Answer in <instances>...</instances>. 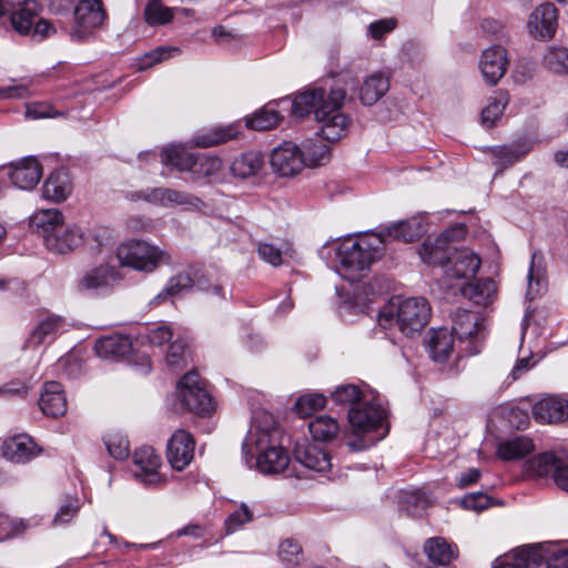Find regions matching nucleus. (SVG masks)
Here are the masks:
<instances>
[{"mask_svg": "<svg viewBox=\"0 0 568 568\" xmlns=\"http://www.w3.org/2000/svg\"><path fill=\"white\" fill-rule=\"evenodd\" d=\"M557 9L550 3L546 2L537 7L529 17L528 30L535 38L550 39L557 29Z\"/></svg>", "mask_w": 568, "mask_h": 568, "instance_id": "20", "label": "nucleus"}, {"mask_svg": "<svg viewBox=\"0 0 568 568\" xmlns=\"http://www.w3.org/2000/svg\"><path fill=\"white\" fill-rule=\"evenodd\" d=\"M430 306L424 297L392 298L378 312V324L384 328L397 326L406 336L419 333L428 323Z\"/></svg>", "mask_w": 568, "mask_h": 568, "instance_id": "5", "label": "nucleus"}, {"mask_svg": "<svg viewBox=\"0 0 568 568\" xmlns=\"http://www.w3.org/2000/svg\"><path fill=\"white\" fill-rule=\"evenodd\" d=\"M399 505L408 514L418 515L429 505V499L420 490H404L399 495Z\"/></svg>", "mask_w": 568, "mask_h": 568, "instance_id": "49", "label": "nucleus"}, {"mask_svg": "<svg viewBox=\"0 0 568 568\" xmlns=\"http://www.w3.org/2000/svg\"><path fill=\"white\" fill-rule=\"evenodd\" d=\"M116 278V271L105 264L99 265L87 272L79 281L80 292L101 294L106 292Z\"/></svg>", "mask_w": 568, "mask_h": 568, "instance_id": "23", "label": "nucleus"}, {"mask_svg": "<svg viewBox=\"0 0 568 568\" xmlns=\"http://www.w3.org/2000/svg\"><path fill=\"white\" fill-rule=\"evenodd\" d=\"M481 331V322L477 314L458 310L453 317L452 333L459 341L477 338Z\"/></svg>", "mask_w": 568, "mask_h": 568, "instance_id": "28", "label": "nucleus"}, {"mask_svg": "<svg viewBox=\"0 0 568 568\" xmlns=\"http://www.w3.org/2000/svg\"><path fill=\"white\" fill-rule=\"evenodd\" d=\"M270 163L273 171L284 178L298 174L305 166L301 146L290 141L283 142L272 151Z\"/></svg>", "mask_w": 568, "mask_h": 568, "instance_id": "11", "label": "nucleus"}, {"mask_svg": "<svg viewBox=\"0 0 568 568\" xmlns=\"http://www.w3.org/2000/svg\"><path fill=\"white\" fill-rule=\"evenodd\" d=\"M459 291L475 304L486 306L493 301L497 288L493 280H484L463 285Z\"/></svg>", "mask_w": 568, "mask_h": 568, "instance_id": "38", "label": "nucleus"}, {"mask_svg": "<svg viewBox=\"0 0 568 568\" xmlns=\"http://www.w3.org/2000/svg\"><path fill=\"white\" fill-rule=\"evenodd\" d=\"M480 267V258L470 250H455L448 263L445 265V273L448 277L468 278L473 277Z\"/></svg>", "mask_w": 568, "mask_h": 568, "instance_id": "21", "label": "nucleus"}, {"mask_svg": "<svg viewBox=\"0 0 568 568\" xmlns=\"http://www.w3.org/2000/svg\"><path fill=\"white\" fill-rule=\"evenodd\" d=\"M116 258L121 266L145 273L153 272L161 263L170 260L168 253L159 246L139 240L120 244L116 248Z\"/></svg>", "mask_w": 568, "mask_h": 568, "instance_id": "7", "label": "nucleus"}, {"mask_svg": "<svg viewBox=\"0 0 568 568\" xmlns=\"http://www.w3.org/2000/svg\"><path fill=\"white\" fill-rule=\"evenodd\" d=\"M338 429L336 419L326 415H321L308 424V430L315 440H331L337 435Z\"/></svg>", "mask_w": 568, "mask_h": 568, "instance_id": "45", "label": "nucleus"}, {"mask_svg": "<svg viewBox=\"0 0 568 568\" xmlns=\"http://www.w3.org/2000/svg\"><path fill=\"white\" fill-rule=\"evenodd\" d=\"M222 164V160L219 156L195 154L189 172L194 180L211 178L221 171Z\"/></svg>", "mask_w": 568, "mask_h": 568, "instance_id": "43", "label": "nucleus"}, {"mask_svg": "<svg viewBox=\"0 0 568 568\" xmlns=\"http://www.w3.org/2000/svg\"><path fill=\"white\" fill-rule=\"evenodd\" d=\"M246 464L253 465L263 474H278L284 471L290 457L278 439L275 427L262 428L254 425L242 446Z\"/></svg>", "mask_w": 568, "mask_h": 568, "instance_id": "2", "label": "nucleus"}, {"mask_svg": "<svg viewBox=\"0 0 568 568\" xmlns=\"http://www.w3.org/2000/svg\"><path fill=\"white\" fill-rule=\"evenodd\" d=\"M195 153L187 151L184 145L170 144L161 152V162L179 172H189Z\"/></svg>", "mask_w": 568, "mask_h": 568, "instance_id": "33", "label": "nucleus"}, {"mask_svg": "<svg viewBox=\"0 0 568 568\" xmlns=\"http://www.w3.org/2000/svg\"><path fill=\"white\" fill-rule=\"evenodd\" d=\"M540 556L536 545H529L499 556L491 568H540Z\"/></svg>", "mask_w": 568, "mask_h": 568, "instance_id": "22", "label": "nucleus"}, {"mask_svg": "<svg viewBox=\"0 0 568 568\" xmlns=\"http://www.w3.org/2000/svg\"><path fill=\"white\" fill-rule=\"evenodd\" d=\"M258 256L273 266L282 264V251L270 243H261L257 248Z\"/></svg>", "mask_w": 568, "mask_h": 568, "instance_id": "64", "label": "nucleus"}, {"mask_svg": "<svg viewBox=\"0 0 568 568\" xmlns=\"http://www.w3.org/2000/svg\"><path fill=\"white\" fill-rule=\"evenodd\" d=\"M294 458L304 467L315 471H326L332 468V458L328 452L320 444L297 443Z\"/></svg>", "mask_w": 568, "mask_h": 568, "instance_id": "18", "label": "nucleus"}, {"mask_svg": "<svg viewBox=\"0 0 568 568\" xmlns=\"http://www.w3.org/2000/svg\"><path fill=\"white\" fill-rule=\"evenodd\" d=\"M59 113L53 110V108L45 102H32L26 104V118L32 120L45 119V118H54L58 116Z\"/></svg>", "mask_w": 568, "mask_h": 568, "instance_id": "60", "label": "nucleus"}, {"mask_svg": "<svg viewBox=\"0 0 568 568\" xmlns=\"http://www.w3.org/2000/svg\"><path fill=\"white\" fill-rule=\"evenodd\" d=\"M6 168L11 183L26 191L34 189L43 174V168L36 156H26Z\"/></svg>", "mask_w": 568, "mask_h": 568, "instance_id": "13", "label": "nucleus"}, {"mask_svg": "<svg viewBox=\"0 0 568 568\" xmlns=\"http://www.w3.org/2000/svg\"><path fill=\"white\" fill-rule=\"evenodd\" d=\"M544 65L555 73H568V49L550 47L544 54Z\"/></svg>", "mask_w": 568, "mask_h": 568, "instance_id": "47", "label": "nucleus"}, {"mask_svg": "<svg viewBox=\"0 0 568 568\" xmlns=\"http://www.w3.org/2000/svg\"><path fill=\"white\" fill-rule=\"evenodd\" d=\"M463 227H454L443 232L435 239L428 237L419 248V255L423 262L429 265H439L445 270V265L450 257V242L456 234L462 235Z\"/></svg>", "mask_w": 568, "mask_h": 568, "instance_id": "12", "label": "nucleus"}, {"mask_svg": "<svg viewBox=\"0 0 568 568\" xmlns=\"http://www.w3.org/2000/svg\"><path fill=\"white\" fill-rule=\"evenodd\" d=\"M462 505L465 509L481 511L489 507L490 498L486 494L475 493L465 496L462 499Z\"/></svg>", "mask_w": 568, "mask_h": 568, "instance_id": "63", "label": "nucleus"}, {"mask_svg": "<svg viewBox=\"0 0 568 568\" xmlns=\"http://www.w3.org/2000/svg\"><path fill=\"white\" fill-rule=\"evenodd\" d=\"M181 408L199 415L214 410V402L195 371L186 373L178 385Z\"/></svg>", "mask_w": 568, "mask_h": 568, "instance_id": "8", "label": "nucleus"}, {"mask_svg": "<svg viewBox=\"0 0 568 568\" xmlns=\"http://www.w3.org/2000/svg\"><path fill=\"white\" fill-rule=\"evenodd\" d=\"M386 418V410L381 404L376 403L373 395H365L361 405L349 408L348 422L352 433L358 437L357 440H348L347 446L351 450H363L381 440L386 429L382 434L372 435L383 427Z\"/></svg>", "mask_w": 568, "mask_h": 568, "instance_id": "6", "label": "nucleus"}, {"mask_svg": "<svg viewBox=\"0 0 568 568\" xmlns=\"http://www.w3.org/2000/svg\"><path fill=\"white\" fill-rule=\"evenodd\" d=\"M545 281V270L542 266V257L537 253L531 255L530 268L528 272V291L531 297L539 292Z\"/></svg>", "mask_w": 568, "mask_h": 568, "instance_id": "54", "label": "nucleus"}, {"mask_svg": "<svg viewBox=\"0 0 568 568\" xmlns=\"http://www.w3.org/2000/svg\"><path fill=\"white\" fill-rule=\"evenodd\" d=\"M283 120L280 113L266 105L246 119V126L257 131L274 129Z\"/></svg>", "mask_w": 568, "mask_h": 568, "instance_id": "44", "label": "nucleus"}, {"mask_svg": "<svg viewBox=\"0 0 568 568\" xmlns=\"http://www.w3.org/2000/svg\"><path fill=\"white\" fill-rule=\"evenodd\" d=\"M180 52V50L175 47H170V48H164V47H160V48H156L155 50L153 51H150L148 53H145L143 55V58L141 59V69H146V68H151L152 65H154L155 63H159L163 60H166L169 59L172 53H178Z\"/></svg>", "mask_w": 568, "mask_h": 568, "instance_id": "58", "label": "nucleus"}, {"mask_svg": "<svg viewBox=\"0 0 568 568\" xmlns=\"http://www.w3.org/2000/svg\"><path fill=\"white\" fill-rule=\"evenodd\" d=\"M237 133V128L233 124L216 126L207 132L194 135L192 143L199 148H211L236 138Z\"/></svg>", "mask_w": 568, "mask_h": 568, "instance_id": "39", "label": "nucleus"}, {"mask_svg": "<svg viewBox=\"0 0 568 568\" xmlns=\"http://www.w3.org/2000/svg\"><path fill=\"white\" fill-rule=\"evenodd\" d=\"M144 18L150 26L165 24L172 20L173 10L161 0H151L144 9Z\"/></svg>", "mask_w": 568, "mask_h": 568, "instance_id": "48", "label": "nucleus"}, {"mask_svg": "<svg viewBox=\"0 0 568 568\" xmlns=\"http://www.w3.org/2000/svg\"><path fill=\"white\" fill-rule=\"evenodd\" d=\"M562 459L557 457L552 453H542L536 455L534 458L527 462V473L534 477H545L548 475L552 476L555 480L556 473L560 468Z\"/></svg>", "mask_w": 568, "mask_h": 568, "instance_id": "37", "label": "nucleus"}, {"mask_svg": "<svg viewBox=\"0 0 568 568\" xmlns=\"http://www.w3.org/2000/svg\"><path fill=\"white\" fill-rule=\"evenodd\" d=\"M141 337L145 338L152 345L162 346L165 342L172 339L173 332L169 325L161 324L148 328L146 333L141 334Z\"/></svg>", "mask_w": 568, "mask_h": 568, "instance_id": "57", "label": "nucleus"}, {"mask_svg": "<svg viewBox=\"0 0 568 568\" xmlns=\"http://www.w3.org/2000/svg\"><path fill=\"white\" fill-rule=\"evenodd\" d=\"M383 251V235L367 234L357 239H346L337 250L338 273L347 281L356 282L366 275Z\"/></svg>", "mask_w": 568, "mask_h": 568, "instance_id": "3", "label": "nucleus"}, {"mask_svg": "<svg viewBox=\"0 0 568 568\" xmlns=\"http://www.w3.org/2000/svg\"><path fill=\"white\" fill-rule=\"evenodd\" d=\"M73 185L70 174L64 169L53 171L44 181L42 192L47 200L55 203L65 201L72 193Z\"/></svg>", "mask_w": 568, "mask_h": 568, "instance_id": "24", "label": "nucleus"}, {"mask_svg": "<svg viewBox=\"0 0 568 568\" xmlns=\"http://www.w3.org/2000/svg\"><path fill=\"white\" fill-rule=\"evenodd\" d=\"M424 551L432 562L440 566L448 565L457 556L456 546L443 537L427 539L424 544Z\"/></svg>", "mask_w": 568, "mask_h": 568, "instance_id": "31", "label": "nucleus"}, {"mask_svg": "<svg viewBox=\"0 0 568 568\" xmlns=\"http://www.w3.org/2000/svg\"><path fill=\"white\" fill-rule=\"evenodd\" d=\"M193 281L187 273H179L171 277L166 287L155 296V302L160 303L169 296H176L189 291Z\"/></svg>", "mask_w": 568, "mask_h": 568, "instance_id": "50", "label": "nucleus"}, {"mask_svg": "<svg viewBox=\"0 0 568 568\" xmlns=\"http://www.w3.org/2000/svg\"><path fill=\"white\" fill-rule=\"evenodd\" d=\"M530 146L527 143H514L509 145H498L490 149L495 159V165L499 166V171L513 165L521 160L528 152Z\"/></svg>", "mask_w": 568, "mask_h": 568, "instance_id": "36", "label": "nucleus"}, {"mask_svg": "<svg viewBox=\"0 0 568 568\" xmlns=\"http://www.w3.org/2000/svg\"><path fill=\"white\" fill-rule=\"evenodd\" d=\"M326 405V397L321 393H307L297 399L294 405L295 412L301 417L311 416L318 409H322Z\"/></svg>", "mask_w": 568, "mask_h": 568, "instance_id": "51", "label": "nucleus"}, {"mask_svg": "<svg viewBox=\"0 0 568 568\" xmlns=\"http://www.w3.org/2000/svg\"><path fill=\"white\" fill-rule=\"evenodd\" d=\"M133 200H144L164 207L183 206L186 210H203L205 203L194 194L170 187H154L132 195Z\"/></svg>", "mask_w": 568, "mask_h": 568, "instance_id": "10", "label": "nucleus"}, {"mask_svg": "<svg viewBox=\"0 0 568 568\" xmlns=\"http://www.w3.org/2000/svg\"><path fill=\"white\" fill-rule=\"evenodd\" d=\"M508 64L506 49L496 44L485 49L478 61L481 77L489 85H496L500 81L507 71Z\"/></svg>", "mask_w": 568, "mask_h": 568, "instance_id": "14", "label": "nucleus"}, {"mask_svg": "<svg viewBox=\"0 0 568 568\" xmlns=\"http://www.w3.org/2000/svg\"><path fill=\"white\" fill-rule=\"evenodd\" d=\"M366 394H363L362 390L355 385H342L336 387V389L332 393V399L336 404L347 405L351 408L354 406L361 405L363 403V397Z\"/></svg>", "mask_w": 568, "mask_h": 568, "instance_id": "52", "label": "nucleus"}, {"mask_svg": "<svg viewBox=\"0 0 568 568\" xmlns=\"http://www.w3.org/2000/svg\"><path fill=\"white\" fill-rule=\"evenodd\" d=\"M532 416L540 424H556L568 419V400L549 395L532 406Z\"/></svg>", "mask_w": 568, "mask_h": 568, "instance_id": "19", "label": "nucleus"}, {"mask_svg": "<svg viewBox=\"0 0 568 568\" xmlns=\"http://www.w3.org/2000/svg\"><path fill=\"white\" fill-rule=\"evenodd\" d=\"M31 224L41 234L45 247L58 254H65L83 243V232L75 224H65L57 209L40 210L31 217Z\"/></svg>", "mask_w": 568, "mask_h": 568, "instance_id": "4", "label": "nucleus"}, {"mask_svg": "<svg viewBox=\"0 0 568 568\" xmlns=\"http://www.w3.org/2000/svg\"><path fill=\"white\" fill-rule=\"evenodd\" d=\"M109 454L115 459H124L129 456V442L121 436H111L105 440Z\"/></svg>", "mask_w": 568, "mask_h": 568, "instance_id": "62", "label": "nucleus"}, {"mask_svg": "<svg viewBox=\"0 0 568 568\" xmlns=\"http://www.w3.org/2000/svg\"><path fill=\"white\" fill-rule=\"evenodd\" d=\"M31 97L30 85L28 83H18L11 80V84L0 88V101L23 100Z\"/></svg>", "mask_w": 568, "mask_h": 568, "instance_id": "56", "label": "nucleus"}, {"mask_svg": "<svg viewBox=\"0 0 568 568\" xmlns=\"http://www.w3.org/2000/svg\"><path fill=\"white\" fill-rule=\"evenodd\" d=\"M74 22L68 31L73 42H83L99 29L106 16L101 0H81L74 8Z\"/></svg>", "mask_w": 568, "mask_h": 568, "instance_id": "9", "label": "nucleus"}, {"mask_svg": "<svg viewBox=\"0 0 568 568\" xmlns=\"http://www.w3.org/2000/svg\"><path fill=\"white\" fill-rule=\"evenodd\" d=\"M305 166L325 165L331 160L329 148L325 142L318 139H310L303 143L301 148Z\"/></svg>", "mask_w": 568, "mask_h": 568, "instance_id": "42", "label": "nucleus"}, {"mask_svg": "<svg viewBox=\"0 0 568 568\" xmlns=\"http://www.w3.org/2000/svg\"><path fill=\"white\" fill-rule=\"evenodd\" d=\"M427 346L435 362H445L453 351L454 335L447 328L433 329Z\"/></svg>", "mask_w": 568, "mask_h": 568, "instance_id": "32", "label": "nucleus"}, {"mask_svg": "<svg viewBox=\"0 0 568 568\" xmlns=\"http://www.w3.org/2000/svg\"><path fill=\"white\" fill-rule=\"evenodd\" d=\"M67 322L60 315H48L42 318L31 333L30 342L36 345L51 343L65 329Z\"/></svg>", "mask_w": 568, "mask_h": 568, "instance_id": "29", "label": "nucleus"}, {"mask_svg": "<svg viewBox=\"0 0 568 568\" xmlns=\"http://www.w3.org/2000/svg\"><path fill=\"white\" fill-rule=\"evenodd\" d=\"M253 520V511L246 504H241L237 509L232 511L225 519V529L227 534H232Z\"/></svg>", "mask_w": 568, "mask_h": 568, "instance_id": "55", "label": "nucleus"}, {"mask_svg": "<svg viewBox=\"0 0 568 568\" xmlns=\"http://www.w3.org/2000/svg\"><path fill=\"white\" fill-rule=\"evenodd\" d=\"M278 558L290 566L300 565L304 559L302 546L293 538L283 540L278 546Z\"/></svg>", "mask_w": 568, "mask_h": 568, "instance_id": "53", "label": "nucleus"}, {"mask_svg": "<svg viewBox=\"0 0 568 568\" xmlns=\"http://www.w3.org/2000/svg\"><path fill=\"white\" fill-rule=\"evenodd\" d=\"M540 556V568H568V549L552 542L536 544Z\"/></svg>", "mask_w": 568, "mask_h": 568, "instance_id": "40", "label": "nucleus"}, {"mask_svg": "<svg viewBox=\"0 0 568 568\" xmlns=\"http://www.w3.org/2000/svg\"><path fill=\"white\" fill-rule=\"evenodd\" d=\"M185 344L182 339H175L169 347L165 356L166 365L172 368H180L184 365Z\"/></svg>", "mask_w": 568, "mask_h": 568, "instance_id": "61", "label": "nucleus"}, {"mask_svg": "<svg viewBox=\"0 0 568 568\" xmlns=\"http://www.w3.org/2000/svg\"><path fill=\"white\" fill-rule=\"evenodd\" d=\"M426 231L424 223L420 219L413 217L406 221H400L387 226L378 235L384 236V243L388 239L398 240L403 242H413L417 240Z\"/></svg>", "mask_w": 568, "mask_h": 568, "instance_id": "27", "label": "nucleus"}, {"mask_svg": "<svg viewBox=\"0 0 568 568\" xmlns=\"http://www.w3.org/2000/svg\"><path fill=\"white\" fill-rule=\"evenodd\" d=\"M345 97L343 89L326 93L322 88H313L296 94L290 104L297 118L314 112L316 121L323 123L322 136L327 141H337L345 135L347 128V118L339 112Z\"/></svg>", "mask_w": 568, "mask_h": 568, "instance_id": "1", "label": "nucleus"}, {"mask_svg": "<svg viewBox=\"0 0 568 568\" xmlns=\"http://www.w3.org/2000/svg\"><path fill=\"white\" fill-rule=\"evenodd\" d=\"M79 511V500L77 498H68L57 511L53 518V525L68 524Z\"/></svg>", "mask_w": 568, "mask_h": 568, "instance_id": "59", "label": "nucleus"}, {"mask_svg": "<svg viewBox=\"0 0 568 568\" xmlns=\"http://www.w3.org/2000/svg\"><path fill=\"white\" fill-rule=\"evenodd\" d=\"M388 89V78L379 72L373 73L364 81L359 91V99L363 104L372 105L376 103Z\"/></svg>", "mask_w": 568, "mask_h": 568, "instance_id": "35", "label": "nucleus"}, {"mask_svg": "<svg viewBox=\"0 0 568 568\" xmlns=\"http://www.w3.org/2000/svg\"><path fill=\"white\" fill-rule=\"evenodd\" d=\"M40 408L44 415L59 417L67 412V398L62 387L57 382H49L39 400Z\"/></svg>", "mask_w": 568, "mask_h": 568, "instance_id": "25", "label": "nucleus"}, {"mask_svg": "<svg viewBox=\"0 0 568 568\" xmlns=\"http://www.w3.org/2000/svg\"><path fill=\"white\" fill-rule=\"evenodd\" d=\"M1 450L6 459L16 464H26L41 453V448L27 434L14 435L6 439Z\"/></svg>", "mask_w": 568, "mask_h": 568, "instance_id": "17", "label": "nucleus"}, {"mask_svg": "<svg viewBox=\"0 0 568 568\" xmlns=\"http://www.w3.org/2000/svg\"><path fill=\"white\" fill-rule=\"evenodd\" d=\"M95 353L103 359H118L131 353L132 344L129 337L123 335H110L95 342Z\"/></svg>", "mask_w": 568, "mask_h": 568, "instance_id": "26", "label": "nucleus"}, {"mask_svg": "<svg viewBox=\"0 0 568 568\" xmlns=\"http://www.w3.org/2000/svg\"><path fill=\"white\" fill-rule=\"evenodd\" d=\"M535 445L529 437L516 436L501 442L497 447V455L503 460L520 459L534 452Z\"/></svg>", "mask_w": 568, "mask_h": 568, "instance_id": "34", "label": "nucleus"}, {"mask_svg": "<svg viewBox=\"0 0 568 568\" xmlns=\"http://www.w3.org/2000/svg\"><path fill=\"white\" fill-rule=\"evenodd\" d=\"M263 156L257 152H246L236 156L231 164L234 176L247 179L256 175L263 168Z\"/></svg>", "mask_w": 568, "mask_h": 568, "instance_id": "41", "label": "nucleus"}, {"mask_svg": "<svg viewBox=\"0 0 568 568\" xmlns=\"http://www.w3.org/2000/svg\"><path fill=\"white\" fill-rule=\"evenodd\" d=\"M194 447L192 435L184 429H178L168 443V462L174 469L183 470L193 460Z\"/></svg>", "mask_w": 568, "mask_h": 568, "instance_id": "16", "label": "nucleus"}, {"mask_svg": "<svg viewBox=\"0 0 568 568\" xmlns=\"http://www.w3.org/2000/svg\"><path fill=\"white\" fill-rule=\"evenodd\" d=\"M134 477L145 486H158L162 478L158 471L161 458L152 447L145 446L133 454Z\"/></svg>", "mask_w": 568, "mask_h": 568, "instance_id": "15", "label": "nucleus"}, {"mask_svg": "<svg viewBox=\"0 0 568 568\" xmlns=\"http://www.w3.org/2000/svg\"><path fill=\"white\" fill-rule=\"evenodd\" d=\"M507 103V93L498 92L481 111V123L491 128L504 113Z\"/></svg>", "mask_w": 568, "mask_h": 568, "instance_id": "46", "label": "nucleus"}, {"mask_svg": "<svg viewBox=\"0 0 568 568\" xmlns=\"http://www.w3.org/2000/svg\"><path fill=\"white\" fill-rule=\"evenodd\" d=\"M11 26L20 34H29L33 28V20L40 12V4L36 0H24L18 9L11 10Z\"/></svg>", "mask_w": 568, "mask_h": 568, "instance_id": "30", "label": "nucleus"}]
</instances>
